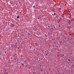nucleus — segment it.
<instances>
[{
  "label": "nucleus",
  "mask_w": 74,
  "mask_h": 74,
  "mask_svg": "<svg viewBox=\"0 0 74 74\" xmlns=\"http://www.w3.org/2000/svg\"><path fill=\"white\" fill-rule=\"evenodd\" d=\"M17 19H19V16H18L17 17Z\"/></svg>",
  "instance_id": "f257e3e1"
},
{
  "label": "nucleus",
  "mask_w": 74,
  "mask_h": 74,
  "mask_svg": "<svg viewBox=\"0 0 74 74\" xmlns=\"http://www.w3.org/2000/svg\"><path fill=\"white\" fill-rule=\"evenodd\" d=\"M69 24H71V21H70V20L69 21Z\"/></svg>",
  "instance_id": "f03ea898"
},
{
  "label": "nucleus",
  "mask_w": 74,
  "mask_h": 74,
  "mask_svg": "<svg viewBox=\"0 0 74 74\" xmlns=\"http://www.w3.org/2000/svg\"><path fill=\"white\" fill-rule=\"evenodd\" d=\"M14 26H15V25H14V24H12V27H14Z\"/></svg>",
  "instance_id": "7ed1b4c3"
},
{
  "label": "nucleus",
  "mask_w": 74,
  "mask_h": 74,
  "mask_svg": "<svg viewBox=\"0 0 74 74\" xmlns=\"http://www.w3.org/2000/svg\"><path fill=\"white\" fill-rule=\"evenodd\" d=\"M22 65H23V66H24V63H22V64H21Z\"/></svg>",
  "instance_id": "20e7f679"
},
{
  "label": "nucleus",
  "mask_w": 74,
  "mask_h": 74,
  "mask_svg": "<svg viewBox=\"0 0 74 74\" xmlns=\"http://www.w3.org/2000/svg\"><path fill=\"white\" fill-rule=\"evenodd\" d=\"M33 7V8H35V5Z\"/></svg>",
  "instance_id": "39448f33"
},
{
  "label": "nucleus",
  "mask_w": 74,
  "mask_h": 74,
  "mask_svg": "<svg viewBox=\"0 0 74 74\" xmlns=\"http://www.w3.org/2000/svg\"><path fill=\"white\" fill-rule=\"evenodd\" d=\"M68 60H69V62H70V59H68Z\"/></svg>",
  "instance_id": "423d86ee"
},
{
  "label": "nucleus",
  "mask_w": 74,
  "mask_h": 74,
  "mask_svg": "<svg viewBox=\"0 0 74 74\" xmlns=\"http://www.w3.org/2000/svg\"><path fill=\"white\" fill-rule=\"evenodd\" d=\"M54 15H56V13H54Z\"/></svg>",
  "instance_id": "0eeeda50"
},
{
  "label": "nucleus",
  "mask_w": 74,
  "mask_h": 74,
  "mask_svg": "<svg viewBox=\"0 0 74 74\" xmlns=\"http://www.w3.org/2000/svg\"><path fill=\"white\" fill-rule=\"evenodd\" d=\"M59 27H60V25H59Z\"/></svg>",
  "instance_id": "6e6552de"
},
{
  "label": "nucleus",
  "mask_w": 74,
  "mask_h": 74,
  "mask_svg": "<svg viewBox=\"0 0 74 74\" xmlns=\"http://www.w3.org/2000/svg\"><path fill=\"white\" fill-rule=\"evenodd\" d=\"M19 47H18V48H17V49H19Z\"/></svg>",
  "instance_id": "1a4fd4ad"
},
{
  "label": "nucleus",
  "mask_w": 74,
  "mask_h": 74,
  "mask_svg": "<svg viewBox=\"0 0 74 74\" xmlns=\"http://www.w3.org/2000/svg\"><path fill=\"white\" fill-rule=\"evenodd\" d=\"M44 74H46V73H44Z\"/></svg>",
  "instance_id": "9d476101"
},
{
  "label": "nucleus",
  "mask_w": 74,
  "mask_h": 74,
  "mask_svg": "<svg viewBox=\"0 0 74 74\" xmlns=\"http://www.w3.org/2000/svg\"><path fill=\"white\" fill-rule=\"evenodd\" d=\"M21 12H22V10H21Z\"/></svg>",
  "instance_id": "9b49d317"
},
{
  "label": "nucleus",
  "mask_w": 74,
  "mask_h": 74,
  "mask_svg": "<svg viewBox=\"0 0 74 74\" xmlns=\"http://www.w3.org/2000/svg\"><path fill=\"white\" fill-rule=\"evenodd\" d=\"M52 29H53V28H52Z\"/></svg>",
  "instance_id": "f8f14e48"
},
{
  "label": "nucleus",
  "mask_w": 74,
  "mask_h": 74,
  "mask_svg": "<svg viewBox=\"0 0 74 74\" xmlns=\"http://www.w3.org/2000/svg\"><path fill=\"white\" fill-rule=\"evenodd\" d=\"M7 74H8V72H7Z\"/></svg>",
  "instance_id": "ddd939ff"
},
{
  "label": "nucleus",
  "mask_w": 74,
  "mask_h": 74,
  "mask_svg": "<svg viewBox=\"0 0 74 74\" xmlns=\"http://www.w3.org/2000/svg\"><path fill=\"white\" fill-rule=\"evenodd\" d=\"M60 74V73L59 74Z\"/></svg>",
  "instance_id": "4468645a"
},
{
  "label": "nucleus",
  "mask_w": 74,
  "mask_h": 74,
  "mask_svg": "<svg viewBox=\"0 0 74 74\" xmlns=\"http://www.w3.org/2000/svg\"><path fill=\"white\" fill-rule=\"evenodd\" d=\"M20 4L21 3L19 2Z\"/></svg>",
  "instance_id": "2eb2a0df"
},
{
  "label": "nucleus",
  "mask_w": 74,
  "mask_h": 74,
  "mask_svg": "<svg viewBox=\"0 0 74 74\" xmlns=\"http://www.w3.org/2000/svg\"><path fill=\"white\" fill-rule=\"evenodd\" d=\"M35 50V49H34V51Z\"/></svg>",
  "instance_id": "dca6fc26"
},
{
  "label": "nucleus",
  "mask_w": 74,
  "mask_h": 74,
  "mask_svg": "<svg viewBox=\"0 0 74 74\" xmlns=\"http://www.w3.org/2000/svg\"><path fill=\"white\" fill-rule=\"evenodd\" d=\"M41 71H42V70Z\"/></svg>",
  "instance_id": "f3484780"
},
{
  "label": "nucleus",
  "mask_w": 74,
  "mask_h": 74,
  "mask_svg": "<svg viewBox=\"0 0 74 74\" xmlns=\"http://www.w3.org/2000/svg\"><path fill=\"white\" fill-rule=\"evenodd\" d=\"M67 25H68L67 24Z\"/></svg>",
  "instance_id": "a211bd4d"
}]
</instances>
